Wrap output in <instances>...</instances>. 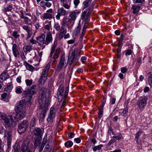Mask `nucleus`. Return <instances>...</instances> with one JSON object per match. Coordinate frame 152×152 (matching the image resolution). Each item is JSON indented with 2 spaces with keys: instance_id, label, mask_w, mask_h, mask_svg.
<instances>
[{
  "instance_id": "20",
  "label": "nucleus",
  "mask_w": 152,
  "mask_h": 152,
  "mask_svg": "<svg viewBox=\"0 0 152 152\" xmlns=\"http://www.w3.org/2000/svg\"><path fill=\"white\" fill-rule=\"evenodd\" d=\"M41 139L42 137H34V145L35 147L38 146L40 144Z\"/></svg>"
},
{
  "instance_id": "44",
  "label": "nucleus",
  "mask_w": 152,
  "mask_h": 152,
  "mask_svg": "<svg viewBox=\"0 0 152 152\" xmlns=\"http://www.w3.org/2000/svg\"><path fill=\"white\" fill-rule=\"evenodd\" d=\"M122 137V136L120 134L118 136H113L112 137L113 138V139L115 138L116 139L119 140L121 139Z\"/></svg>"
},
{
  "instance_id": "46",
  "label": "nucleus",
  "mask_w": 152,
  "mask_h": 152,
  "mask_svg": "<svg viewBox=\"0 0 152 152\" xmlns=\"http://www.w3.org/2000/svg\"><path fill=\"white\" fill-rule=\"evenodd\" d=\"M26 85L28 86L31 85L32 83V80H25Z\"/></svg>"
},
{
  "instance_id": "8",
  "label": "nucleus",
  "mask_w": 152,
  "mask_h": 152,
  "mask_svg": "<svg viewBox=\"0 0 152 152\" xmlns=\"http://www.w3.org/2000/svg\"><path fill=\"white\" fill-rule=\"evenodd\" d=\"M80 52L78 49L77 48L74 49V50L72 52V54L69 58V64L70 65H71L73 62H75V57L76 54H77V55L79 54Z\"/></svg>"
},
{
  "instance_id": "37",
  "label": "nucleus",
  "mask_w": 152,
  "mask_h": 152,
  "mask_svg": "<svg viewBox=\"0 0 152 152\" xmlns=\"http://www.w3.org/2000/svg\"><path fill=\"white\" fill-rule=\"evenodd\" d=\"M12 87L13 86L12 85H9L7 86V87L5 88V89L7 92H10L11 91Z\"/></svg>"
},
{
  "instance_id": "6",
  "label": "nucleus",
  "mask_w": 152,
  "mask_h": 152,
  "mask_svg": "<svg viewBox=\"0 0 152 152\" xmlns=\"http://www.w3.org/2000/svg\"><path fill=\"white\" fill-rule=\"evenodd\" d=\"M147 102V98L145 96L140 97L137 102V104L139 109L142 110L145 107Z\"/></svg>"
},
{
  "instance_id": "61",
  "label": "nucleus",
  "mask_w": 152,
  "mask_h": 152,
  "mask_svg": "<svg viewBox=\"0 0 152 152\" xmlns=\"http://www.w3.org/2000/svg\"><path fill=\"white\" fill-rule=\"evenodd\" d=\"M61 4L64 3H68L69 2V0H60Z\"/></svg>"
},
{
  "instance_id": "27",
  "label": "nucleus",
  "mask_w": 152,
  "mask_h": 152,
  "mask_svg": "<svg viewBox=\"0 0 152 152\" xmlns=\"http://www.w3.org/2000/svg\"><path fill=\"white\" fill-rule=\"evenodd\" d=\"M149 76L148 78L149 84L151 87H152V72H150L149 74Z\"/></svg>"
},
{
  "instance_id": "45",
  "label": "nucleus",
  "mask_w": 152,
  "mask_h": 152,
  "mask_svg": "<svg viewBox=\"0 0 152 152\" xmlns=\"http://www.w3.org/2000/svg\"><path fill=\"white\" fill-rule=\"evenodd\" d=\"M45 145V143L44 142H43L42 143V144L39 148V151L40 152H42V151L43 148L44 147Z\"/></svg>"
},
{
  "instance_id": "18",
  "label": "nucleus",
  "mask_w": 152,
  "mask_h": 152,
  "mask_svg": "<svg viewBox=\"0 0 152 152\" xmlns=\"http://www.w3.org/2000/svg\"><path fill=\"white\" fill-rule=\"evenodd\" d=\"M66 33V29L64 28V26H62L61 28L60 32L58 36L59 38L60 39L62 38Z\"/></svg>"
},
{
  "instance_id": "51",
  "label": "nucleus",
  "mask_w": 152,
  "mask_h": 152,
  "mask_svg": "<svg viewBox=\"0 0 152 152\" xmlns=\"http://www.w3.org/2000/svg\"><path fill=\"white\" fill-rule=\"evenodd\" d=\"M90 141L94 144H95L97 142L94 136H93V137L91 139Z\"/></svg>"
},
{
  "instance_id": "19",
  "label": "nucleus",
  "mask_w": 152,
  "mask_h": 152,
  "mask_svg": "<svg viewBox=\"0 0 152 152\" xmlns=\"http://www.w3.org/2000/svg\"><path fill=\"white\" fill-rule=\"evenodd\" d=\"M8 74L6 72H4L0 75V82L2 83L7 79L9 78Z\"/></svg>"
},
{
  "instance_id": "38",
  "label": "nucleus",
  "mask_w": 152,
  "mask_h": 152,
  "mask_svg": "<svg viewBox=\"0 0 152 152\" xmlns=\"http://www.w3.org/2000/svg\"><path fill=\"white\" fill-rule=\"evenodd\" d=\"M99 111L98 113V117L100 118L103 115V109H99Z\"/></svg>"
},
{
  "instance_id": "63",
  "label": "nucleus",
  "mask_w": 152,
  "mask_h": 152,
  "mask_svg": "<svg viewBox=\"0 0 152 152\" xmlns=\"http://www.w3.org/2000/svg\"><path fill=\"white\" fill-rule=\"evenodd\" d=\"M26 50L27 51H30L31 50H32L31 47L30 46H27L26 47Z\"/></svg>"
},
{
  "instance_id": "53",
  "label": "nucleus",
  "mask_w": 152,
  "mask_h": 152,
  "mask_svg": "<svg viewBox=\"0 0 152 152\" xmlns=\"http://www.w3.org/2000/svg\"><path fill=\"white\" fill-rule=\"evenodd\" d=\"M45 8H44V9H46V7H49L51 6V3L50 2H45Z\"/></svg>"
},
{
  "instance_id": "25",
  "label": "nucleus",
  "mask_w": 152,
  "mask_h": 152,
  "mask_svg": "<svg viewBox=\"0 0 152 152\" xmlns=\"http://www.w3.org/2000/svg\"><path fill=\"white\" fill-rule=\"evenodd\" d=\"M140 7L139 6L134 5L132 6V9H133V12L134 14H137L140 10Z\"/></svg>"
},
{
  "instance_id": "30",
  "label": "nucleus",
  "mask_w": 152,
  "mask_h": 152,
  "mask_svg": "<svg viewBox=\"0 0 152 152\" xmlns=\"http://www.w3.org/2000/svg\"><path fill=\"white\" fill-rule=\"evenodd\" d=\"M103 146V145L102 144L94 146L92 148L93 150L94 151H96L97 150L99 151L101 149Z\"/></svg>"
},
{
  "instance_id": "36",
  "label": "nucleus",
  "mask_w": 152,
  "mask_h": 152,
  "mask_svg": "<svg viewBox=\"0 0 152 152\" xmlns=\"http://www.w3.org/2000/svg\"><path fill=\"white\" fill-rule=\"evenodd\" d=\"M57 43V40H55L54 42L53 45L52 46L51 50L54 51L56 47V45Z\"/></svg>"
},
{
  "instance_id": "12",
  "label": "nucleus",
  "mask_w": 152,
  "mask_h": 152,
  "mask_svg": "<svg viewBox=\"0 0 152 152\" xmlns=\"http://www.w3.org/2000/svg\"><path fill=\"white\" fill-rule=\"evenodd\" d=\"M45 34H42L37 37V42L40 46H42L44 44H45Z\"/></svg>"
},
{
  "instance_id": "40",
  "label": "nucleus",
  "mask_w": 152,
  "mask_h": 152,
  "mask_svg": "<svg viewBox=\"0 0 152 152\" xmlns=\"http://www.w3.org/2000/svg\"><path fill=\"white\" fill-rule=\"evenodd\" d=\"M142 131H139L136 134L135 138L137 139L136 140L137 142H138V138L139 136L142 133Z\"/></svg>"
},
{
  "instance_id": "59",
  "label": "nucleus",
  "mask_w": 152,
  "mask_h": 152,
  "mask_svg": "<svg viewBox=\"0 0 152 152\" xmlns=\"http://www.w3.org/2000/svg\"><path fill=\"white\" fill-rule=\"evenodd\" d=\"M132 53L131 50H128L126 51V56L130 55Z\"/></svg>"
},
{
  "instance_id": "3",
  "label": "nucleus",
  "mask_w": 152,
  "mask_h": 152,
  "mask_svg": "<svg viewBox=\"0 0 152 152\" xmlns=\"http://www.w3.org/2000/svg\"><path fill=\"white\" fill-rule=\"evenodd\" d=\"M64 86L62 85H61L59 86L57 95L58 96V100L59 102H61L63 100V103L65 101V98L67 96L69 90V87H66L65 93L64 94Z\"/></svg>"
},
{
  "instance_id": "9",
  "label": "nucleus",
  "mask_w": 152,
  "mask_h": 152,
  "mask_svg": "<svg viewBox=\"0 0 152 152\" xmlns=\"http://www.w3.org/2000/svg\"><path fill=\"white\" fill-rule=\"evenodd\" d=\"M28 124L27 120H24L20 124V134L24 133L26 130V128Z\"/></svg>"
},
{
  "instance_id": "57",
  "label": "nucleus",
  "mask_w": 152,
  "mask_h": 152,
  "mask_svg": "<svg viewBox=\"0 0 152 152\" xmlns=\"http://www.w3.org/2000/svg\"><path fill=\"white\" fill-rule=\"evenodd\" d=\"M45 2L43 1H41L40 3V4L41 7H42L43 9L45 8Z\"/></svg>"
},
{
  "instance_id": "58",
  "label": "nucleus",
  "mask_w": 152,
  "mask_h": 152,
  "mask_svg": "<svg viewBox=\"0 0 152 152\" xmlns=\"http://www.w3.org/2000/svg\"><path fill=\"white\" fill-rule=\"evenodd\" d=\"M30 42L32 44H34L36 43L37 41L35 39H34L32 37L31 39L30 40Z\"/></svg>"
},
{
  "instance_id": "62",
  "label": "nucleus",
  "mask_w": 152,
  "mask_h": 152,
  "mask_svg": "<svg viewBox=\"0 0 152 152\" xmlns=\"http://www.w3.org/2000/svg\"><path fill=\"white\" fill-rule=\"evenodd\" d=\"M23 28L25 30H26L27 32H28L29 31V28L28 27V26H23Z\"/></svg>"
},
{
  "instance_id": "14",
  "label": "nucleus",
  "mask_w": 152,
  "mask_h": 152,
  "mask_svg": "<svg viewBox=\"0 0 152 152\" xmlns=\"http://www.w3.org/2000/svg\"><path fill=\"white\" fill-rule=\"evenodd\" d=\"M15 110L16 113L15 115L14 116L16 121H18L19 119V103L18 102L15 104Z\"/></svg>"
},
{
  "instance_id": "21",
  "label": "nucleus",
  "mask_w": 152,
  "mask_h": 152,
  "mask_svg": "<svg viewBox=\"0 0 152 152\" xmlns=\"http://www.w3.org/2000/svg\"><path fill=\"white\" fill-rule=\"evenodd\" d=\"M34 134L36 135L38 137H42V136L43 134L41 130L39 128H37L35 129L34 132Z\"/></svg>"
},
{
  "instance_id": "23",
  "label": "nucleus",
  "mask_w": 152,
  "mask_h": 152,
  "mask_svg": "<svg viewBox=\"0 0 152 152\" xmlns=\"http://www.w3.org/2000/svg\"><path fill=\"white\" fill-rule=\"evenodd\" d=\"M17 45L15 44H14L12 45V51L15 57L19 54L18 50L17 49Z\"/></svg>"
},
{
  "instance_id": "7",
  "label": "nucleus",
  "mask_w": 152,
  "mask_h": 152,
  "mask_svg": "<svg viewBox=\"0 0 152 152\" xmlns=\"http://www.w3.org/2000/svg\"><path fill=\"white\" fill-rule=\"evenodd\" d=\"M29 140L26 139L24 140L21 148V151L22 152H32L28 147Z\"/></svg>"
},
{
  "instance_id": "24",
  "label": "nucleus",
  "mask_w": 152,
  "mask_h": 152,
  "mask_svg": "<svg viewBox=\"0 0 152 152\" xmlns=\"http://www.w3.org/2000/svg\"><path fill=\"white\" fill-rule=\"evenodd\" d=\"M92 0H86L84 1L83 4V9L84 10L87 7L91 4Z\"/></svg>"
},
{
  "instance_id": "4",
  "label": "nucleus",
  "mask_w": 152,
  "mask_h": 152,
  "mask_svg": "<svg viewBox=\"0 0 152 152\" xmlns=\"http://www.w3.org/2000/svg\"><path fill=\"white\" fill-rule=\"evenodd\" d=\"M50 66V63H48L43 69L40 78L39 80V83L44 84L45 83L47 79V77Z\"/></svg>"
},
{
  "instance_id": "55",
  "label": "nucleus",
  "mask_w": 152,
  "mask_h": 152,
  "mask_svg": "<svg viewBox=\"0 0 152 152\" xmlns=\"http://www.w3.org/2000/svg\"><path fill=\"white\" fill-rule=\"evenodd\" d=\"M127 70L126 68L124 67H122L121 69V71L123 73H126Z\"/></svg>"
},
{
  "instance_id": "41",
  "label": "nucleus",
  "mask_w": 152,
  "mask_h": 152,
  "mask_svg": "<svg viewBox=\"0 0 152 152\" xmlns=\"http://www.w3.org/2000/svg\"><path fill=\"white\" fill-rule=\"evenodd\" d=\"M36 123V118H32L30 122V125L31 126L33 127L35 125Z\"/></svg>"
},
{
  "instance_id": "28",
  "label": "nucleus",
  "mask_w": 152,
  "mask_h": 152,
  "mask_svg": "<svg viewBox=\"0 0 152 152\" xmlns=\"http://www.w3.org/2000/svg\"><path fill=\"white\" fill-rule=\"evenodd\" d=\"M94 7L92 6H89L88 9V11L87 12L86 14L87 17H88L89 16L90 14L92 13L93 11Z\"/></svg>"
},
{
  "instance_id": "54",
  "label": "nucleus",
  "mask_w": 152,
  "mask_h": 152,
  "mask_svg": "<svg viewBox=\"0 0 152 152\" xmlns=\"http://www.w3.org/2000/svg\"><path fill=\"white\" fill-rule=\"evenodd\" d=\"M12 9V7L11 6H9L8 7L5 8V11L7 12L10 11Z\"/></svg>"
},
{
  "instance_id": "11",
  "label": "nucleus",
  "mask_w": 152,
  "mask_h": 152,
  "mask_svg": "<svg viewBox=\"0 0 152 152\" xmlns=\"http://www.w3.org/2000/svg\"><path fill=\"white\" fill-rule=\"evenodd\" d=\"M55 108L54 107H52L50 108V112L47 120L48 122H51L53 121L55 116Z\"/></svg>"
},
{
  "instance_id": "32",
  "label": "nucleus",
  "mask_w": 152,
  "mask_h": 152,
  "mask_svg": "<svg viewBox=\"0 0 152 152\" xmlns=\"http://www.w3.org/2000/svg\"><path fill=\"white\" fill-rule=\"evenodd\" d=\"M50 145L48 144H46L44 148L43 152H50L51 149L50 148Z\"/></svg>"
},
{
  "instance_id": "2",
  "label": "nucleus",
  "mask_w": 152,
  "mask_h": 152,
  "mask_svg": "<svg viewBox=\"0 0 152 152\" xmlns=\"http://www.w3.org/2000/svg\"><path fill=\"white\" fill-rule=\"evenodd\" d=\"M39 103L40 109H42L40 116L41 118H44L47 111L48 109V107L49 104L48 99L45 97L39 96Z\"/></svg>"
},
{
  "instance_id": "29",
  "label": "nucleus",
  "mask_w": 152,
  "mask_h": 152,
  "mask_svg": "<svg viewBox=\"0 0 152 152\" xmlns=\"http://www.w3.org/2000/svg\"><path fill=\"white\" fill-rule=\"evenodd\" d=\"M52 18V15L48 13H44L43 17V18L44 19H50Z\"/></svg>"
},
{
  "instance_id": "42",
  "label": "nucleus",
  "mask_w": 152,
  "mask_h": 152,
  "mask_svg": "<svg viewBox=\"0 0 152 152\" xmlns=\"http://www.w3.org/2000/svg\"><path fill=\"white\" fill-rule=\"evenodd\" d=\"M26 23L28 25H31V21L29 19L28 17L25 18V20Z\"/></svg>"
},
{
  "instance_id": "5",
  "label": "nucleus",
  "mask_w": 152,
  "mask_h": 152,
  "mask_svg": "<svg viewBox=\"0 0 152 152\" xmlns=\"http://www.w3.org/2000/svg\"><path fill=\"white\" fill-rule=\"evenodd\" d=\"M9 116L10 117V119L7 118L6 115L5 113H2L1 114V119L4 121L5 125L9 127L12 126L14 120L12 118V115H9Z\"/></svg>"
},
{
  "instance_id": "64",
  "label": "nucleus",
  "mask_w": 152,
  "mask_h": 152,
  "mask_svg": "<svg viewBox=\"0 0 152 152\" xmlns=\"http://www.w3.org/2000/svg\"><path fill=\"white\" fill-rule=\"evenodd\" d=\"M74 4L75 6H77L80 3V1L79 0H74Z\"/></svg>"
},
{
  "instance_id": "50",
  "label": "nucleus",
  "mask_w": 152,
  "mask_h": 152,
  "mask_svg": "<svg viewBox=\"0 0 152 152\" xmlns=\"http://www.w3.org/2000/svg\"><path fill=\"white\" fill-rule=\"evenodd\" d=\"M61 4L65 8L67 9H69V8L70 6L68 5V3H64Z\"/></svg>"
},
{
  "instance_id": "13",
  "label": "nucleus",
  "mask_w": 152,
  "mask_h": 152,
  "mask_svg": "<svg viewBox=\"0 0 152 152\" xmlns=\"http://www.w3.org/2000/svg\"><path fill=\"white\" fill-rule=\"evenodd\" d=\"M64 62L65 58L64 56H62L61 57L59 64L57 66V70L60 71L63 68V67L64 66L65 63L66 64V63H64Z\"/></svg>"
},
{
  "instance_id": "10",
  "label": "nucleus",
  "mask_w": 152,
  "mask_h": 152,
  "mask_svg": "<svg viewBox=\"0 0 152 152\" xmlns=\"http://www.w3.org/2000/svg\"><path fill=\"white\" fill-rule=\"evenodd\" d=\"M26 104L24 106L22 104L20 106V120L22 119L26 115L25 111V108Z\"/></svg>"
},
{
  "instance_id": "48",
  "label": "nucleus",
  "mask_w": 152,
  "mask_h": 152,
  "mask_svg": "<svg viewBox=\"0 0 152 152\" xmlns=\"http://www.w3.org/2000/svg\"><path fill=\"white\" fill-rule=\"evenodd\" d=\"M87 11H84L82 13V15L81 16V18L82 19H84L85 18V17L86 15V13Z\"/></svg>"
},
{
  "instance_id": "16",
  "label": "nucleus",
  "mask_w": 152,
  "mask_h": 152,
  "mask_svg": "<svg viewBox=\"0 0 152 152\" xmlns=\"http://www.w3.org/2000/svg\"><path fill=\"white\" fill-rule=\"evenodd\" d=\"M45 44L48 45L52 40V34L50 32H49L47 34L46 36L45 37Z\"/></svg>"
},
{
  "instance_id": "60",
  "label": "nucleus",
  "mask_w": 152,
  "mask_h": 152,
  "mask_svg": "<svg viewBox=\"0 0 152 152\" xmlns=\"http://www.w3.org/2000/svg\"><path fill=\"white\" fill-rule=\"evenodd\" d=\"M75 42V40L74 39H71L68 40L67 42V43L69 44H71L74 43Z\"/></svg>"
},
{
  "instance_id": "33",
  "label": "nucleus",
  "mask_w": 152,
  "mask_h": 152,
  "mask_svg": "<svg viewBox=\"0 0 152 152\" xmlns=\"http://www.w3.org/2000/svg\"><path fill=\"white\" fill-rule=\"evenodd\" d=\"M80 28L81 26L80 24L79 23L78 24V26L77 28H75V31L74 33V34L75 35H77L80 31Z\"/></svg>"
},
{
  "instance_id": "35",
  "label": "nucleus",
  "mask_w": 152,
  "mask_h": 152,
  "mask_svg": "<svg viewBox=\"0 0 152 152\" xmlns=\"http://www.w3.org/2000/svg\"><path fill=\"white\" fill-rule=\"evenodd\" d=\"M14 149V152H19V145L18 143H15Z\"/></svg>"
},
{
  "instance_id": "15",
  "label": "nucleus",
  "mask_w": 152,
  "mask_h": 152,
  "mask_svg": "<svg viewBox=\"0 0 152 152\" xmlns=\"http://www.w3.org/2000/svg\"><path fill=\"white\" fill-rule=\"evenodd\" d=\"M66 13V11L63 8L61 7L58 10V13L56 16V18L57 20H58L60 19L61 15H64Z\"/></svg>"
},
{
  "instance_id": "43",
  "label": "nucleus",
  "mask_w": 152,
  "mask_h": 152,
  "mask_svg": "<svg viewBox=\"0 0 152 152\" xmlns=\"http://www.w3.org/2000/svg\"><path fill=\"white\" fill-rule=\"evenodd\" d=\"M59 51L58 50H57L56 49L54 53L55 56L54 57V59H55L58 57L59 56Z\"/></svg>"
},
{
  "instance_id": "22",
  "label": "nucleus",
  "mask_w": 152,
  "mask_h": 152,
  "mask_svg": "<svg viewBox=\"0 0 152 152\" xmlns=\"http://www.w3.org/2000/svg\"><path fill=\"white\" fill-rule=\"evenodd\" d=\"M46 89L44 88H42L40 89L39 96L46 97Z\"/></svg>"
},
{
  "instance_id": "56",
  "label": "nucleus",
  "mask_w": 152,
  "mask_h": 152,
  "mask_svg": "<svg viewBox=\"0 0 152 152\" xmlns=\"http://www.w3.org/2000/svg\"><path fill=\"white\" fill-rule=\"evenodd\" d=\"M67 19L66 18H64L62 21V26H64V27L66 23L67 22Z\"/></svg>"
},
{
  "instance_id": "52",
  "label": "nucleus",
  "mask_w": 152,
  "mask_h": 152,
  "mask_svg": "<svg viewBox=\"0 0 152 152\" xmlns=\"http://www.w3.org/2000/svg\"><path fill=\"white\" fill-rule=\"evenodd\" d=\"M51 27V23H49L45 26V28L48 30H49Z\"/></svg>"
},
{
  "instance_id": "47",
  "label": "nucleus",
  "mask_w": 152,
  "mask_h": 152,
  "mask_svg": "<svg viewBox=\"0 0 152 152\" xmlns=\"http://www.w3.org/2000/svg\"><path fill=\"white\" fill-rule=\"evenodd\" d=\"M116 141V140L115 139H111L108 143V145L109 146H110L111 144H112L113 143L115 142Z\"/></svg>"
},
{
  "instance_id": "26",
  "label": "nucleus",
  "mask_w": 152,
  "mask_h": 152,
  "mask_svg": "<svg viewBox=\"0 0 152 152\" xmlns=\"http://www.w3.org/2000/svg\"><path fill=\"white\" fill-rule=\"evenodd\" d=\"M8 137L7 138V145L8 148L9 149L11 147V137L10 133H8Z\"/></svg>"
},
{
  "instance_id": "1",
  "label": "nucleus",
  "mask_w": 152,
  "mask_h": 152,
  "mask_svg": "<svg viewBox=\"0 0 152 152\" xmlns=\"http://www.w3.org/2000/svg\"><path fill=\"white\" fill-rule=\"evenodd\" d=\"M36 87V86L33 85L32 87L28 88L27 90L24 91L22 94V96L26 98L24 99V101L22 100L20 101V106H21L22 103L23 105L24 106L27 102H30L33 95L35 93Z\"/></svg>"
},
{
  "instance_id": "31",
  "label": "nucleus",
  "mask_w": 152,
  "mask_h": 152,
  "mask_svg": "<svg viewBox=\"0 0 152 152\" xmlns=\"http://www.w3.org/2000/svg\"><path fill=\"white\" fill-rule=\"evenodd\" d=\"M73 144L72 142L71 141H68L65 143L64 145L66 148H70L72 146Z\"/></svg>"
},
{
  "instance_id": "49",
  "label": "nucleus",
  "mask_w": 152,
  "mask_h": 152,
  "mask_svg": "<svg viewBox=\"0 0 152 152\" xmlns=\"http://www.w3.org/2000/svg\"><path fill=\"white\" fill-rule=\"evenodd\" d=\"M75 135V133L74 132H71L69 134L68 136L69 138L71 139Z\"/></svg>"
},
{
  "instance_id": "17",
  "label": "nucleus",
  "mask_w": 152,
  "mask_h": 152,
  "mask_svg": "<svg viewBox=\"0 0 152 152\" xmlns=\"http://www.w3.org/2000/svg\"><path fill=\"white\" fill-rule=\"evenodd\" d=\"M76 18V13L74 11L70 13L68 17L69 21L70 22L72 21H75Z\"/></svg>"
},
{
  "instance_id": "34",
  "label": "nucleus",
  "mask_w": 152,
  "mask_h": 152,
  "mask_svg": "<svg viewBox=\"0 0 152 152\" xmlns=\"http://www.w3.org/2000/svg\"><path fill=\"white\" fill-rule=\"evenodd\" d=\"M25 66L27 69H28L30 71H32L34 69V67L32 65L29 64L28 63H26V64Z\"/></svg>"
},
{
  "instance_id": "39",
  "label": "nucleus",
  "mask_w": 152,
  "mask_h": 152,
  "mask_svg": "<svg viewBox=\"0 0 152 152\" xmlns=\"http://www.w3.org/2000/svg\"><path fill=\"white\" fill-rule=\"evenodd\" d=\"M54 27L57 31H59L60 29V25L58 23H55Z\"/></svg>"
}]
</instances>
